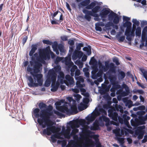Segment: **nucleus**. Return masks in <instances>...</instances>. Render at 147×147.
<instances>
[{"label": "nucleus", "mask_w": 147, "mask_h": 147, "mask_svg": "<svg viewBox=\"0 0 147 147\" xmlns=\"http://www.w3.org/2000/svg\"><path fill=\"white\" fill-rule=\"evenodd\" d=\"M40 62L36 61L34 65L33 69L30 67L29 65L27 68V71L30 72V74L33 76L34 80H36L40 86L42 84V75L41 74H38L40 72V68L42 66V64Z\"/></svg>", "instance_id": "2"}, {"label": "nucleus", "mask_w": 147, "mask_h": 147, "mask_svg": "<svg viewBox=\"0 0 147 147\" xmlns=\"http://www.w3.org/2000/svg\"><path fill=\"white\" fill-rule=\"evenodd\" d=\"M58 88V86L57 85H55L52 86V88H51V90L53 92H55L57 90Z\"/></svg>", "instance_id": "48"}, {"label": "nucleus", "mask_w": 147, "mask_h": 147, "mask_svg": "<svg viewBox=\"0 0 147 147\" xmlns=\"http://www.w3.org/2000/svg\"><path fill=\"white\" fill-rule=\"evenodd\" d=\"M75 127H74L73 128H72L73 129L70 134V135L71 136L75 135L76 133L78 132H79V129L75 128Z\"/></svg>", "instance_id": "36"}, {"label": "nucleus", "mask_w": 147, "mask_h": 147, "mask_svg": "<svg viewBox=\"0 0 147 147\" xmlns=\"http://www.w3.org/2000/svg\"><path fill=\"white\" fill-rule=\"evenodd\" d=\"M77 81H79L80 82H84V80L82 76H78L77 77H76L75 78Z\"/></svg>", "instance_id": "42"}, {"label": "nucleus", "mask_w": 147, "mask_h": 147, "mask_svg": "<svg viewBox=\"0 0 147 147\" xmlns=\"http://www.w3.org/2000/svg\"><path fill=\"white\" fill-rule=\"evenodd\" d=\"M61 133H56L52 135L51 137V139L52 141L53 142H55L56 141V140L55 139L57 138L59 139L62 140L63 138L61 137Z\"/></svg>", "instance_id": "13"}, {"label": "nucleus", "mask_w": 147, "mask_h": 147, "mask_svg": "<svg viewBox=\"0 0 147 147\" xmlns=\"http://www.w3.org/2000/svg\"><path fill=\"white\" fill-rule=\"evenodd\" d=\"M147 142V135H146L144 136L143 139L142 141V143H145Z\"/></svg>", "instance_id": "64"}, {"label": "nucleus", "mask_w": 147, "mask_h": 147, "mask_svg": "<svg viewBox=\"0 0 147 147\" xmlns=\"http://www.w3.org/2000/svg\"><path fill=\"white\" fill-rule=\"evenodd\" d=\"M59 12L60 13V12H59L58 11H57L55 13H54L53 14L51 13V16H52V18L54 20L55 19V20H56V19L54 18V17L56 16V15L58 14Z\"/></svg>", "instance_id": "58"}, {"label": "nucleus", "mask_w": 147, "mask_h": 147, "mask_svg": "<svg viewBox=\"0 0 147 147\" xmlns=\"http://www.w3.org/2000/svg\"><path fill=\"white\" fill-rule=\"evenodd\" d=\"M125 75L124 72L122 71H119L118 76L119 78L121 80L123 79L125 77Z\"/></svg>", "instance_id": "32"}, {"label": "nucleus", "mask_w": 147, "mask_h": 147, "mask_svg": "<svg viewBox=\"0 0 147 147\" xmlns=\"http://www.w3.org/2000/svg\"><path fill=\"white\" fill-rule=\"evenodd\" d=\"M80 74V71L78 69H77L76 71L75 74V78L78 77Z\"/></svg>", "instance_id": "50"}, {"label": "nucleus", "mask_w": 147, "mask_h": 147, "mask_svg": "<svg viewBox=\"0 0 147 147\" xmlns=\"http://www.w3.org/2000/svg\"><path fill=\"white\" fill-rule=\"evenodd\" d=\"M38 106L39 108L40 109H41V110H42L43 109H42L44 108H46L47 109L48 108L47 107V105L45 104L43 102H40L38 104ZM44 109L43 110H44Z\"/></svg>", "instance_id": "31"}, {"label": "nucleus", "mask_w": 147, "mask_h": 147, "mask_svg": "<svg viewBox=\"0 0 147 147\" xmlns=\"http://www.w3.org/2000/svg\"><path fill=\"white\" fill-rule=\"evenodd\" d=\"M96 2L94 1L92 2L88 5L86 7V8L88 9H92L96 5Z\"/></svg>", "instance_id": "26"}, {"label": "nucleus", "mask_w": 147, "mask_h": 147, "mask_svg": "<svg viewBox=\"0 0 147 147\" xmlns=\"http://www.w3.org/2000/svg\"><path fill=\"white\" fill-rule=\"evenodd\" d=\"M58 48L61 53H63L64 52L63 47L62 45H59Z\"/></svg>", "instance_id": "47"}, {"label": "nucleus", "mask_w": 147, "mask_h": 147, "mask_svg": "<svg viewBox=\"0 0 147 147\" xmlns=\"http://www.w3.org/2000/svg\"><path fill=\"white\" fill-rule=\"evenodd\" d=\"M132 22L133 23V24L136 25L137 26H139L140 25V22L138 21L136 19H134L132 20Z\"/></svg>", "instance_id": "45"}, {"label": "nucleus", "mask_w": 147, "mask_h": 147, "mask_svg": "<svg viewBox=\"0 0 147 147\" xmlns=\"http://www.w3.org/2000/svg\"><path fill=\"white\" fill-rule=\"evenodd\" d=\"M99 119L101 121H103L106 122V125L109 124V122L110 120L109 119L104 115H102L100 117Z\"/></svg>", "instance_id": "22"}, {"label": "nucleus", "mask_w": 147, "mask_h": 147, "mask_svg": "<svg viewBox=\"0 0 147 147\" xmlns=\"http://www.w3.org/2000/svg\"><path fill=\"white\" fill-rule=\"evenodd\" d=\"M109 68V62L107 61L105 62V66H102V69L103 71L105 72L107 71Z\"/></svg>", "instance_id": "25"}, {"label": "nucleus", "mask_w": 147, "mask_h": 147, "mask_svg": "<svg viewBox=\"0 0 147 147\" xmlns=\"http://www.w3.org/2000/svg\"><path fill=\"white\" fill-rule=\"evenodd\" d=\"M125 39V36H122L120 37L118 39V41L119 42H123Z\"/></svg>", "instance_id": "63"}, {"label": "nucleus", "mask_w": 147, "mask_h": 147, "mask_svg": "<svg viewBox=\"0 0 147 147\" xmlns=\"http://www.w3.org/2000/svg\"><path fill=\"white\" fill-rule=\"evenodd\" d=\"M141 28L140 27H137L136 29V34L137 36H140L141 35Z\"/></svg>", "instance_id": "35"}, {"label": "nucleus", "mask_w": 147, "mask_h": 147, "mask_svg": "<svg viewBox=\"0 0 147 147\" xmlns=\"http://www.w3.org/2000/svg\"><path fill=\"white\" fill-rule=\"evenodd\" d=\"M86 121L84 119H77L74 121H71L69 123L71 128H73L74 127L78 128L79 127V124L84 126L86 124Z\"/></svg>", "instance_id": "6"}, {"label": "nucleus", "mask_w": 147, "mask_h": 147, "mask_svg": "<svg viewBox=\"0 0 147 147\" xmlns=\"http://www.w3.org/2000/svg\"><path fill=\"white\" fill-rule=\"evenodd\" d=\"M146 33L144 32L143 30L142 31V40L144 39H145L146 36Z\"/></svg>", "instance_id": "61"}, {"label": "nucleus", "mask_w": 147, "mask_h": 147, "mask_svg": "<svg viewBox=\"0 0 147 147\" xmlns=\"http://www.w3.org/2000/svg\"><path fill=\"white\" fill-rule=\"evenodd\" d=\"M99 123L96 121L93 123V126L91 127V129L93 130H96L99 129Z\"/></svg>", "instance_id": "23"}, {"label": "nucleus", "mask_w": 147, "mask_h": 147, "mask_svg": "<svg viewBox=\"0 0 147 147\" xmlns=\"http://www.w3.org/2000/svg\"><path fill=\"white\" fill-rule=\"evenodd\" d=\"M146 113L145 111H140L137 112V114L139 116H142L144 115Z\"/></svg>", "instance_id": "52"}, {"label": "nucleus", "mask_w": 147, "mask_h": 147, "mask_svg": "<svg viewBox=\"0 0 147 147\" xmlns=\"http://www.w3.org/2000/svg\"><path fill=\"white\" fill-rule=\"evenodd\" d=\"M76 84V86L78 88H82L84 86L83 85L81 84V82L79 81H77Z\"/></svg>", "instance_id": "51"}, {"label": "nucleus", "mask_w": 147, "mask_h": 147, "mask_svg": "<svg viewBox=\"0 0 147 147\" xmlns=\"http://www.w3.org/2000/svg\"><path fill=\"white\" fill-rule=\"evenodd\" d=\"M43 43L44 44L51 45L53 42L48 40H42Z\"/></svg>", "instance_id": "39"}, {"label": "nucleus", "mask_w": 147, "mask_h": 147, "mask_svg": "<svg viewBox=\"0 0 147 147\" xmlns=\"http://www.w3.org/2000/svg\"><path fill=\"white\" fill-rule=\"evenodd\" d=\"M95 119V116L94 115H92L90 116H88L86 118V119L90 122L93 121Z\"/></svg>", "instance_id": "29"}, {"label": "nucleus", "mask_w": 147, "mask_h": 147, "mask_svg": "<svg viewBox=\"0 0 147 147\" xmlns=\"http://www.w3.org/2000/svg\"><path fill=\"white\" fill-rule=\"evenodd\" d=\"M100 8V6L98 5L95 6L92 9V11H89L85 9H84L82 11L85 14L84 18L88 21H90L91 20V17L90 15H92V13H97L98 12Z\"/></svg>", "instance_id": "5"}, {"label": "nucleus", "mask_w": 147, "mask_h": 147, "mask_svg": "<svg viewBox=\"0 0 147 147\" xmlns=\"http://www.w3.org/2000/svg\"><path fill=\"white\" fill-rule=\"evenodd\" d=\"M84 46L83 44L82 43H80L76 47V49H77V50H78V51H79L80 50L81 47H83Z\"/></svg>", "instance_id": "49"}, {"label": "nucleus", "mask_w": 147, "mask_h": 147, "mask_svg": "<svg viewBox=\"0 0 147 147\" xmlns=\"http://www.w3.org/2000/svg\"><path fill=\"white\" fill-rule=\"evenodd\" d=\"M28 38V37L27 36H26L25 37H24V38H23L22 40V44L23 45H24L25 44L26 42L27 39Z\"/></svg>", "instance_id": "56"}, {"label": "nucleus", "mask_w": 147, "mask_h": 147, "mask_svg": "<svg viewBox=\"0 0 147 147\" xmlns=\"http://www.w3.org/2000/svg\"><path fill=\"white\" fill-rule=\"evenodd\" d=\"M116 67L115 66L114 64L111 63L109 64V69L108 71V73H115Z\"/></svg>", "instance_id": "17"}, {"label": "nucleus", "mask_w": 147, "mask_h": 147, "mask_svg": "<svg viewBox=\"0 0 147 147\" xmlns=\"http://www.w3.org/2000/svg\"><path fill=\"white\" fill-rule=\"evenodd\" d=\"M90 2V0H84L81 2L78 5L79 8L82 7V6H87L88 5Z\"/></svg>", "instance_id": "20"}, {"label": "nucleus", "mask_w": 147, "mask_h": 147, "mask_svg": "<svg viewBox=\"0 0 147 147\" xmlns=\"http://www.w3.org/2000/svg\"><path fill=\"white\" fill-rule=\"evenodd\" d=\"M55 72H58L60 71L61 70V67L59 65H58L55 67L54 68Z\"/></svg>", "instance_id": "41"}, {"label": "nucleus", "mask_w": 147, "mask_h": 147, "mask_svg": "<svg viewBox=\"0 0 147 147\" xmlns=\"http://www.w3.org/2000/svg\"><path fill=\"white\" fill-rule=\"evenodd\" d=\"M132 24L130 22H126L123 24V26L124 27H127L125 32V34L127 35L130 34V33L131 30Z\"/></svg>", "instance_id": "9"}, {"label": "nucleus", "mask_w": 147, "mask_h": 147, "mask_svg": "<svg viewBox=\"0 0 147 147\" xmlns=\"http://www.w3.org/2000/svg\"><path fill=\"white\" fill-rule=\"evenodd\" d=\"M130 93L129 90V89H126V91H122L121 93V95L123 97L127 96Z\"/></svg>", "instance_id": "34"}, {"label": "nucleus", "mask_w": 147, "mask_h": 147, "mask_svg": "<svg viewBox=\"0 0 147 147\" xmlns=\"http://www.w3.org/2000/svg\"><path fill=\"white\" fill-rule=\"evenodd\" d=\"M92 69L93 70L91 72V78L93 79H96L97 78L96 73L98 70L97 65H94Z\"/></svg>", "instance_id": "14"}, {"label": "nucleus", "mask_w": 147, "mask_h": 147, "mask_svg": "<svg viewBox=\"0 0 147 147\" xmlns=\"http://www.w3.org/2000/svg\"><path fill=\"white\" fill-rule=\"evenodd\" d=\"M95 29L96 30L99 31H101L102 30V28L96 24H95Z\"/></svg>", "instance_id": "57"}, {"label": "nucleus", "mask_w": 147, "mask_h": 147, "mask_svg": "<svg viewBox=\"0 0 147 147\" xmlns=\"http://www.w3.org/2000/svg\"><path fill=\"white\" fill-rule=\"evenodd\" d=\"M123 117L124 119V123L126 125L128 124L129 122L128 121V120L130 119V117L125 115H123Z\"/></svg>", "instance_id": "33"}, {"label": "nucleus", "mask_w": 147, "mask_h": 147, "mask_svg": "<svg viewBox=\"0 0 147 147\" xmlns=\"http://www.w3.org/2000/svg\"><path fill=\"white\" fill-rule=\"evenodd\" d=\"M123 19L124 21H126V22H129V21L130 20V18L127 17L123 16Z\"/></svg>", "instance_id": "62"}, {"label": "nucleus", "mask_w": 147, "mask_h": 147, "mask_svg": "<svg viewBox=\"0 0 147 147\" xmlns=\"http://www.w3.org/2000/svg\"><path fill=\"white\" fill-rule=\"evenodd\" d=\"M56 74L53 69H50L48 72L46 79L45 84L46 87H48L50 85L51 82L55 83L56 80Z\"/></svg>", "instance_id": "4"}, {"label": "nucleus", "mask_w": 147, "mask_h": 147, "mask_svg": "<svg viewBox=\"0 0 147 147\" xmlns=\"http://www.w3.org/2000/svg\"><path fill=\"white\" fill-rule=\"evenodd\" d=\"M77 68L78 67L76 65H74L71 69L70 71L71 72H74L76 69H77Z\"/></svg>", "instance_id": "53"}, {"label": "nucleus", "mask_w": 147, "mask_h": 147, "mask_svg": "<svg viewBox=\"0 0 147 147\" xmlns=\"http://www.w3.org/2000/svg\"><path fill=\"white\" fill-rule=\"evenodd\" d=\"M70 112V115L72 113L76 114L78 113L77 106L76 105H74L71 106Z\"/></svg>", "instance_id": "21"}, {"label": "nucleus", "mask_w": 147, "mask_h": 147, "mask_svg": "<svg viewBox=\"0 0 147 147\" xmlns=\"http://www.w3.org/2000/svg\"><path fill=\"white\" fill-rule=\"evenodd\" d=\"M144 134V132H140L139 133V132L138 131L135 132V134L137 136L138 135L137 138L139 140L142 139L143 138Z\"/></svg>", "instance_id": "30"}, {"label": "nucleus", "mask_w": 147, "mask_h": 147, "mask_svg": "<svg viewBox=\"0 0 147 147\" xmlns=\"http://www.w3.org/2000/svg\"><path fill=\"white\" fill-rule=\"evenodd\" d=\"M108 116L113 120L117 121V118L118 117V113L115 112H114L112 109H109L108 110Z\"/></svg>", "instance_id": "8"}, {"label": "nucleus", "mask_w": 147, "mask_h": 147, "mask_svg": "<svg viewBox=\"0 0 147 147\" xmlns=\"http://www.w3.org/2000/svg\"><path fill=\"white\" fill-rule=\"evenodd\" d=\"M145 126H142L139 127H138V129L135 131H138L139 132V133L140 132H144V130H142L145 129Z\"/></svg>", "instance_id": "37"}, {"label": "nucleus", "mask_w": 147, "mask_h": 147, "mask_svg": "<svg viewBox=\"0 0 147 147\" xmlns=\"http://www.w3.org/2000/svg\"><path fill=\"white\" fill-rule=\"evenodd\" d=\"M96 147H101L102 146L101 144L99 142V139L97 138V140H96Z\"/></svg>", "instance_id": "55"}, {"label": "nucleus", "mask_w": 147, "mask_h": 147, "mask_svg": "<svg viewBox=\"0 0 147 147\" xmlns=\"http://www.w3.org/2000/svg\"><path fill=\"white\" fill-rule=\"evenodd\" d=\"M82 55L83 53L82 51H79L76 50H75L73 53L72 58L73 59H75L78 58H80L82 56Z\"/></svg>", "instance_id": "16"}, {"label": "nucleus", "mask_w": 147, "mask_h": 147, "mask_svg": "<svg viewBox=\"0 0 147 147\" xmlns=\"http://www.w3.org/2000/svg\"><path fill=\"white\" fill-rule=\"evenodd\" d=\"M62 60L61 57H57L55 60V63L56 64H58L59 62Z\"/></svg>", "instance_id": "59"}, {"label": "nucleus", "mask_w": 147, "mask_h": 147, "mask_svg": "<svg viewBox=\"0 0 147 147\" xmlns=\"http://www.w3.org/2000/svg\"><path fill=\"white\" fill-rule=\"evenodd\" d=\"M53 107L49 105L48 108L46 109L40 111V109L37 108L33 109L32 112V115L35 117L38 118L40 117L41 118H38L37 119V122L39 125L42 124L44 122H45L47 127L43 129L42 133L43 134H46L48 136H50L52 133H55L61 130L60 128L52 126V122L50 119V116L53 115Z\"/></svg>", "instance_id": "1"}, {"label": "nucleus", "mask_w": 147, "mask_h": 147, "mask_svg": "<svg viewBox=\"0 0 147 147\" xmlns=\"http://www.w3.org/2000/svg\"><path fill=\"white\" fill-rule=\"evenodd\" d=\"M71 129L69 127H67V129L63 132V134L65 138L69 139L70 137V132Z\"/></svg>", "instance_id": "19"}, {"label": "nucleus", "mask_w": 147, "mask_h": 147, "mask_svg": "<svg viewBox=\"0 0 147 147\" xmlns=\"http://www.w3.org/2000/svg\"><path fill=\"white\" fill-rule=\"evenodd\" d=\"M52 47L53 49V50L57 48L58 44L57 42H54L53 44H52Z\"/></svg>", "instance_id": "54"}, {"label": "nucleus", "mask_w": 147, "mask_h": 147, "mask_svg": "<svg viewBox=\"0 0 147 147\" xmlns=\"http://www.w3.org/2000/svg\"><path fill=\"white\" fill-rule=\"evenodd\" d=\"M58 110L62 113L70 114V109H68L67 105L60 106L58 107Z\"/></svg>", "instance_id": "10"}, {"label": "nucleus", "mask_w": 147, "mask_h": 147, "mask_svg": "<svg viewBox=\"0 0 147 147\" xmlns=\"http://www.w3.org/2000/svg\"><path fill=\"white\" fill-rule=\"evenodd\" d=\"M49 51L47 47L45 49H40L39 51V57L37 61L44 63L45 62V60L50 59V57L49 53Z\"/></svg>", "instance_id": "3"}, {"label": "nucleus", "mask_w": 147, "mask_h": 147, "mask_svg": "<svg viewBox=\"0 0 147 147\" xmlns=\"http://www.w3.org/2000/svg\"><path fill=\"white\" fill-rule=\"evenodd\" d=\"M47 48L48 50H50L49 51V55H50L52 58H54L55 57V55L54 53L51 50L49 46Z\"/></svg>", "instance_id": "44"}, {"label": "nucleus", "mask_w": 147, "mask_h": 147, "mask_svg": "<svg viewBox=\"0 0 147 147\" xmlns=\"http://www.w3.org/2000/svg\"><path fill=\"white\" fill-rule=\"evenodd\" d=\"M65 64L69 68H70L74 65L73 62L71 61V59L68 57L65 58Z\"/></svg>", "instance_id": "18"}, {"label": "nucleus", "mask_w": 147, "mask_h": 147, "mask_svg": "<svg viewBox=\"0 0 147 147\" xmlns=\"http://www.w3.org/2000/svg\"><path fill=\"white\" fill-rule=\"evenodd\" d=\"M145 118V116L142 117L140 118V124L142 125L145 123L144 121L147 120Z\"/></svg>", "instance_id": "40"}, {"label": "nucleus", "mask_w": 147, "mask_h": 147, "mask_svg": "<svg viewBox=\"0 0 147 147\" xmlns=\"http://www.w3.org/2000/svg\"><path fill=\"white\" fill-rule=\"evenodd\" d=\"M124 138H118V140L121 144H123L124 143Z\"/></svg>", "instance_id": "60"}, {"label": "nucleus", "mask_w": 147, "mask_h": 147, "mask_svg": "<svg viewBox=\"0 0 147 147\" xmlns=\"http://www.w3.org/2000/svg\"><path fill=\"white\" fill-rule=\"evenodd\" d=\"M80 106H79L78 107L79 110H80V111H82L84 110V109H86L87 107H86L84 109V105L81 103H80Z\"/></svg>", "instance_id": "43"}, {"label": "nucleus", "mask_w": 147, "mask_h": 147, "mask_svg": "<svg viewBox=\"0 0 147 147\" xmlns=\"http://www.w3.org/2000/svg\"><path fill=\"white\" fill-rule=\"evenodd\" d=\"M110 10L109 9H103L100 13V16L102 18H105L110 13Z\"/></svg>", "instance_id": "11"}, {"label": "nucleus", "mask_w": 147, "mask_h": 147, "mask_svg": "<svg viewBox=\"0 0 147 147\" xmlns=\"http://www.w3.org/2000/svg\"><path fill=\"white\" fill-rule=\"evenodd\" d=\"M112 60L113 62L115 63L117 65H118L120 64L119 62V59L117 57H115L113 58Z\"/></svg>", "instance_id": "38"}, {"label": "nucleus", "mask_w": 147, "mask_h": 147, "mask_svg": "<svg viewBox=\"0 0 147 147\" xmlns=\"http://www.w3.org/2000/svg\"><path fill=\"white\" fill-rule=\"evenodd\" d=\"M83 50L84 51H86L88 55H90L91 54V47L89 45L88 47H85L83 48Z\"/></svg>", "instance_id": "27"}, {"label": "nucleus", "mask_w": 147, "mask_h": 147, "mask_svg": "<svg viewBox=\"0 0 147 147\" xmlns=\"http://www.w3.org/2000/svg\"><path fill=\"white\" fill-rule=\"evenodd\" d=\"M65 78L67 80L65 83L67 85H72L74 83V78L71 77L69 75H67L65 76Z\"/></svg>", "instance_id": "15"}, {"label": "nucleus", "mask_w": 147, "mask_h": 147, "mask_svg": "<svg viewBox=\"0 0 147 147\" xmlns=\"http://www.w3.org/2000/svg\"><path fill=\"white\" fill-rule=\"evenodd\" d=\"M114 24L113 22H109L105 24V26L107 28L109 27L110 26H114Z\"/></svg>", "instance_id": "46"}, {"label": "nucleus", "mask_w": 147, "mask_h": 147, "mask_svg": "<svg viewBox=\"0 0 147 147\" xmlns=\"http://www.w3.org/2000/svg\"><path fill=\"white\" fill-rule=\"evenodd\" d=\"M140 70L142 73L144 78L147 81V70L141 68L140 69Z\"/></svg>", "instance_id": "28"}, {"label": "nucleus", "mask_w": 147, "mask_h": 147, "mask_svg": "<svg viewBox=\"0 0 147 147\" xmlns=\"http://www.w3.org/2000/svg\"><path fill=\"white\" fill-rule=\"evenodd\" d=\"M37 49V45H32V48L31 49V50L30 51L29 55L30 56H32L33 55L34 53L36 51Z\"/></svg>", "instance_id": "24"}, {"label": "nucleus", "mask_w": 147, "mask_h": 147, "mask_svg": "<svg viewBox=\"0 0 147 147\" xmlns=\"http://www.w3.org/2000/svg\"><path fill=\"white\" fill-rule=\"evenodd\" d=\"M108 18L110 21H112L113 20V23L116 24L119 23L120 20L119 16L113 11H111L109 15Z\"/></svg>", "instance_id": "7"}, {"label": "nucleus", "mask_w": 147, "mask_h": 147, "mask_svg": "<svg viewBox=\"0 0 147 147\" xmlns=\"http://www.w3.org/2000/svg\"><path fill=\"white\" fill-rule=\"evenodd\" d=\"M28 80L29 81V82L28 83V84L30 87H37L38 86V84L40 85L38 83H37L34 82V80L31 76H28ZM39 85L40 86V85Z\"/></svg>", "instance_id": "12"}]
</instances>
